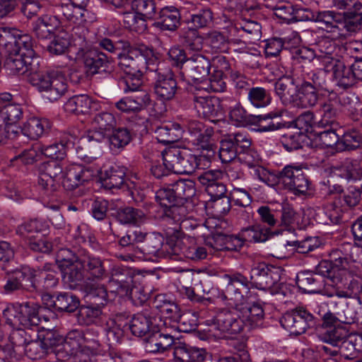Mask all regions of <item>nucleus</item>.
<instances>
[{
	"mask_svg": "<svg viewBox=\"0 0 362 362\" xmlns=\"http://www.w3.org/2000/svg\"><path fill=\"white\" fill-rule=\"evenodd\" d=\"M337 9H346L344 13L333 11H319L313 15V21L320 28L331 33L334 38L344 37L346 32H355L362 24V0H332Z\"/></svg>",
	"mask_w": 362,
	"mask_h": 362,
	"instance_id": "obj_1",
	"label": "nucleus"
},
{
	"mask_svg": "<svg viewBox=\"0 0 362 362\" xmlns=\"http://www.w3.org/2000/svg\"><path fill=\"white\" fill-rule=\"evenodd\" d=\"M264 311L257 303L239 306L233 311L222 310L214 320V327L223 333L237 334L245 329L252 330L262 327Z\"/></svg>",
	"mask_w": 362,
	"mask_h": 362,
	"instance_id": "obj_2",
	"label": "nucleus"
},
{
	"mask_svg": "<svg viewBox=\"0 0 362 362\" xmlns=\"http://www.w3.org/2000/svg\"><path fill=\"white\" fill-rule=\"evenodd\" d=\"M99 346L97 337L92 332L74 329L59 339L54 352L58 358L69 356L71 362H89L90 356L98 351Z\"/></svg>",
	"mask_w": 362,
	"mask_h": 362,
	"instance_id": "obj_3",
	"label": "nucleus"
},
{
	"mask_svg": "<svg viewBox=\"0 0 362 362\" xmlns=\"http://www.w3.org/2000/svg\"><path fill=\"white\" fill-rule=\"evenodd\" d=\"M206 241L205 245H198L196 240L189 235H183L175 240L170 239L165 245V249L170 257L182 256L187 259L198 261L206 258L208 254L212 252V249L218 250L214 247L216 238Z\"/></svg>",
	"mask_w": 362,
	"mask_h": 362,
	"instance_id": "obj_4",
	"label": "nucleus"
},
{
	"mask_svg": "<svg viewBox=\"0 0 362 362\" xmlns=\"http://www.w3.org/2000/svg\"><path fill=\"white\" fill-rule=\"evenodd\" d=\"M30 83L42 93L44 98L53 102L63 96L68 89L65 75L61 70L37 72L30 78Z\"/></svg>",
	"mask_w": 362,
	"mask_h": 362,
	"instance_id": "obj_5",
	"label": "nucleus"
},
{
	"mask_svg": "<svg viewBox=\"0 0 362 362\" xmlns=\"http://www.w3.org/2000/svg\"><path fill=\"white\" fill-rule=\"evenodd\" d=\"M23 115L21 106L13 101L9 93L0 94V143L4 138H13L19 132L16 126Z\"/></svg>",
	"mask_w": 362,
	"mask_h": 362,
	"instance_id": "obj_6",
	"label": "nucleus"
},
{
	"mask_svg": "<svg viewBox=\"0 0 362 362\" xmlns=\"http://www.w3.org/2000/svg\"><path fill=\"white\" fill-rule=\"evenodd\" d=\"M332 266L327 262H321L320 268H326V272L329 277L335 278L344 284L349 291L353 292V296H356L360 288V285L356 279L353 277L351 265L345 257H341V252L338 250H333L330 254Z\"/></svg>",
	"mask_w": 362,
	"mask_h": 362,
	"instance_id": "obj_7",
	"label": "nucleus"
},
{
	"mask_svg": "<svg viewBox=\"0 0 362 362\" xmlns=\"http://www.w3.org/2000/svg\"><path fill=\"white\" fill-rule=\"evenodd\" d=\"M132 277L125 274L122 271L116 269L113 271L108 283V289L110 293H115L120 297L129 296L136 305H142L149 298V293L144 286H134Z\"/></svg>",
	"mask_w": 362,
	"mask_h": 362,
	"instance_id": "obj_8",
	"label": "nucleus"
},
{
	"mask_svg": "<svg viewBox=\"0 0 362 362\" xmlns=\"http://www.w3.org/2000/svg\"><path fill=\"white\" fill-rule=\"evenodd\" d=\"M41 310L42 308L35 303L12 304L4 310L3 315L11 327L29 328L39 325Z\"/></svg>",
	"mask_w": 362,
	"mask_h": 362,
	"instance_id": "obj_9",
	"label": "nucleus"
},
{
	"mask_svg": "<svg viewBox=\"0 0 362 362\" xmlns=\"http://www.w3.org/2000/svg\"><path fill=\"white\" fill-rule=\"evenodd\" d=\"M57 258L60 262L63 281L69 288H75L81 285L83 280V263L68 249H61L57 253Z\"/></svg>",
	"mask_w": 362,
	"mask_h": 362,
	"instance_id": "obj_10",
	"label": "nucleus"
},
{
	"mask_svg": "<svg viewBox=\"0 0 362 362\" xmlns=\"http://www.w3.org/2000/svg\"><path fill=\"white\" fill-rule=\"evenodd\" d=\"M101 173V168H93L72 163L68 165L64 170L62 185L65 189L73 190L80 185L90 181L95 176Z\"/></svg>",
	"mask_w": 362,
	"mask_h": 362,
	"instance_id": "obj_11",
	"label": "nucleus"
},
{
	"mask_svg": "<svg viewBox=\"0 0 362 362\" xmlns=\"http://www.w3.org/2000/svg\"><path fill=\"white\" fill-rule=\"evenodd\" d=\"M156 58L153 49L141 46L138 50L131 49L119 57L118 65L124 74L135 73L140 69V64H153Z\"/></svg>",
	"mask_w": 362,
	"mask_h": 362,
	"instance_id": "obj_12",
	"label": "nucleus"
},
{
	"mask_svg": "<svg viewBox=\"0 0 362 362\" xmlns=\"http://www.w3.org/2000/svg\"><path fill=\"white\" fill-rule=\"evenodd\" d=\"M332 34L331 33H329ZM332 40L328 37H322L316 43V58L323 69H332L333 63L343 57L344 54V46L338 45L332 35ZM341 37H339L340 38ZM338 39L334 38V40Z\"/></svg>",
	"mask_w": 362,
	"mask_h": 362,
	"instance_id": "obj_13",
	"label": "nucleus"
},
{
	"mask_svg": "<svg viewBox=\"0 0 362 362\" xmlns=\"http://www.w3.org/2000/svg\"><path fill=\"white\" fill-rule=\"evenodd\" d=\"M115 124L116 119L112 114L107 112L95 114L91 119L90 130L81 140L83 143L101 142Z\"/></svg>",
	"mask_w": 362,
	"mask_h": 362,
	"instance_id": "obj_14",
	"label": "nucleus"
},
{
	"mask_svg": "<svg viewBox=\"0 0 362 362\" xmlns=\"http://www.w3.org/2000/svg\"><path fill=\"white\" fill-rule=\"evenodd\" d=\"M223 279L227 282V285L220 298L223 301H228L229 305L238 308L243 303V291L247 289L248 281L240 274L233 276L225 274Z\"/></svg>",
	"mask_w": 362,
	"mask_h": 362,
	"instance_id": "obj_15",
	"label": "nucleus"
},
{
	"mask_svg": "<svg viewBox=\"0 0 362 362\" xmlns=\"http://www.w3.org/2000/svg\"><path fill=\"white\" fill-rule=\"evenodd\" d=\"M5 67L10 74L26 75L28 80L38 72L39 62L35 57H28L19 53H6Z\"/></svg>",
	"mask_w": 362,
	"mask_h": 362,
	"instance_id": "obj_16",
	"label": "nucleus"
},
{
	"mask_svg": "<svg viewBox=\"0 0 362 362\" xmlns=\"http://www.w3.org/2000/svg\"><path fill=\"white\" fill-rule=\"evenodd\" d=\"M281 324L291 334L298 335L313 325V316L305 308L298 307L286 313L281 320Z\"/></svg>",
	"mask_w": 362,
	"mask_h": 362,
	"instance_id": "obj_17",
	"label": "nucleus"
},
{
	"mask_svg": "<svg viewBox=\"0 0 362 362\" xmlns=\"http://www.w3.org/2000/svg\"><path fill=\"white\" fill-rule=\"evenodd\" d=\"M279 182L284 187L295 192L296 194H305L309 187V182L302 168L287 165L283 168L279 176Z\"/></svg>",
	"mask_w": 362,
	"mask_h": 362,
	"instance_id": "obj_18",
	"label": "nucleus"
},
{
	"mask_svg": "<svg viewBox=\"0 0 362 362\" xmlns=\"http://www.w3.org/2000/svg\"><path fill=\"white\" fill-rule=\"evenodd\" d=\"M280 274L279 267L260 263L251 270V283L258 289H269L280 280Z\"/></svg>",
	"mask_w": 362,
	"mask_h": 362,
	"instance_id": "obj_19",
	"label": "nucleus"
},
{
	"mask_svg": "<svg viewBox=\"0 0 362 362\" xmlns=\"http://www.w3.org/2000/svg\"><path fill=\"white\" fill-rule=\"evenodd\" d=\"M251 146L250 138L242 133H237L223 139L219 148V158L222 163H229L235 158H238L240 148L245 149Z\"/></svg>",
	"mask_w": 362,
	"mask_h": 362,
	"instance_id": "obj_20",
	"label": "nucleus"
},
{
	"mask_svg": "<svg viewBox=\"0 0 362 362\" xmlns=\"http://www.w3.org/2000/svg\"><path fill=\"white\" fill-rule=\"evenodd\" d=\"M63 173V168L57 160L44 163L39 168L38 183L45 189L55 191L62 183Z\"/></svg>",
	"mask_w": 362,
	"mask_h": 362,
	"instance_id": "obj_21",
	"label": "nucleus"
},
{
	"mask_svg": "<svg viewBox=\"0 0 362 362\" xmlns=\"http://www.w3.org/2000/svg\"><path fill=\"white\" fill-rule=\"evenodd\" d=\"M35 277L36 274L33 269L23 267L21 269L13 272L12 276L8 278L4 285V290L6 293L20 289L31 291L36 286Z\"/></svg>",
	"mask_w": 362,
	"mask_h": 362,
	"instance_id": "obj_22",
	"label": "nucleus"
},
{
	"mask_svg": "<svg viewBox=\"0 0 362 362\" xmlns=\"http://www.w3.org/2000/svg\"><path fill=\"white\" fill-rule=\"evenodd\" d=\"M223 177L220 170H207L198 175L200 184L206 187V192L210 199L220 198L226 195V186L219 180Z\"/></svg>",
	"mask_w": 362,
	"mask_h": 362,
	"instance_id": "obj_23",
	"label": "nucleus"
},
{
	"mask_svg": "<svg viewBox=\"0 0 362 362\" xmlns=\"http://www.w3.org/2000/svg\"><path fill=\"white\" fill-rule=\"evenodd\" d=\"M194 105L199 116L212 122L219 120L223 116L219 101L216 98L195 95Z\"/></svg>",
	"mask_w": 362,
	"mask_h": 362,
	"instance_id": "obj_24",
	"label": "nucleus"
},
{
	"mask_svg": "<svg viewBox=\"0 0 362 362\" xmlns=\"http://www.w3.org/2000/svg\"><path fill=\"white\" fill-rule=\"evenodd\" d=\"M211 68L209 60L203 54H194L188 58L184 71L193 81H202L209 76Z\"/></svg>",
	"mask_w": 362,
	"mask_h": 362,
	"instance_id": "obj_25",
	"label": "nucleus"
},
{
	"mask_svg": "<svg viewBox=\"0 0 362 362\" xmlns=\"http://www.w3.org/2000/svg\"><path fill=\"white\" fill-rule=\"evenodd\" d=\"M66 112L74 114H88L98 111L100 103L87 95H78L70 98L64 104Z\"/></svg>",
	"mask_w": 362,
	"mask_h": 362,
	"instance_id": "obj_26",
	"label": "nucleus"
},
{
	"mask_svg": "<svg viewBox=\"0 0 362 362\" xmlns=\"http://www.w3.org/2000/svg\"><path fill=\"white\" fill-rule=\"evenodd\" d=\"M325 72H332L333 80L336 85L346 89L352 86L356 83V74L351 66H346L341 59H338L333 63L332 69H323Z\"/></svg>",
	"mask_w": 362,
	"mask_h": 362,
	"instance_id": "obj_27",
	"label": "nucleus"
},
{
	"mask_svg": "<svg viewBox=\"0 0 362 362\" xmlns=\"http://www.w3.org/2000/svg\"><path fill=\"white\" fill-rule=\"evenodd\" d=\"M76 59L83 60L87 72L90 74L105 71L109 64L107 56L103 53L84 52L83 49L77 52Z\"/></svg>",
	"mask_w": 362,
	"mask_h": 362,
	"instance_id": "obj_28",
	"label": "nucleus"
},
{
	"mask_svg": "<svg viewBox=\"0 0 362 362\" xmlns=\"http://www.w3.org/2000/svg\"><path fill=\"white\" fill-rule=\"evenodd\" d=\"M59 12L70 25L76 27L83 26L88 21H91L90 12L85 8L81 6H75L67 3H62L57 7Z\"/></svg>",
	"mask_w": 362,
	"mask_h": 362,
	"instance_id": "obj_29",
	"label": "nucleus"
},
{
	"mask_svg": "<svg viewBox=\"0 0 362 362\" xmlns=\"http://www.w3.org/2000/svg\"><path fill=\"white\" fill-rule=\"evenodd\" d=\"M177 82L171 71L158 72L155 83V93L161 100H172L177 91Z\"/></svg>",
	"mask_w": 362,
	"mask_h": 362,
	"instance_id": "obj_30",
	"label": "nucleus"
},
{
	"mask_svg": "<svg viewBox=\"0 0 362 362\" xmlns=\"http://www.w3.org/2000/svg\"><path fill=\"white\" fill-rule=\"evenodd\" d=\"M175 344V337L171 332L165 333L157 331L156 328L155 331L146 339L144 347L148 352L158 353L168 350Z\"/></svg>",
	"mask_w": 362,
	"mask_h": 362,
	"instance_id": "obj_31",
	"label": "nucleus"
},
{
	"mask_svg": "<svg viewBox=\"0 0 362 362\" xmlns=\"http://www.w3.org/2000/svg\"><path fill=\"white\" fill-rule=\"evenodd\" d=\"M319 92L308 83H302L297 87L292 106L298 108L314 107L317 101Z\"/></svg>",
	"mask_w": 362,
	"mask_h": 362,
	"instance_id": "obj_32",
	"label": "nucleus"
},
{
	"mask_svg": "<svg viewBox=\"0 0 362 362\" xmlns=\"http://www.w3.org/2000/svg\"><path fill=\"white\" fill-rule=\"evenodd\" d=\"M339 106V95L333 91L329 92L327 100L324 103L320 110L321 119L317 122V126L324 127L332 124L336 120Z\"/></svg>",
	"mask_w": 362,
	"mask_h": 362,
	"instance_id": "obj_33",
	"label": "nucleus"
},
{
	"mask_svg": "<svg viewBox=\"0 0 362 362\" xmlns=\"http://www.w3.org/2000/svg\"><path fill=\"white\" fill-rule=\"evenodd\" d=\"M230 242L235 248L241 247L244 242H254V226L243 228L238 236L217 235L216 238V244L214 247L217 250H230L231 249Z\"/></svg>",
	"mask_w": 362,
	"mask_h": 362,
	"instance_id": "obj_34",
	"label": "nucleus"
},
{
	"mask_svg": "<svg viewBox=\"0 0 362 362\" xmlns=\"http://www.w3.org/2000/svg\"><path fill=\"white\" fill-rule=\"evenodd\" d=\"M61 21L56 16L44 15L33 23V31L38 38L50 37L60 27Z\"/></svg>",
	"mask_w": 362,
	"mask_h": 362,
	"instance_id": "obj_35",
	"label": "nucleus"
},
{
	"mask_svg": "<svg viewBox=\"0 0 362 362\" xmlns=\"http://www.w3.org/2000/svg\"><path fill=\"white\" fill-rule=\"evenodd\" d=\"M229 67L225 57H217L214 60V69L209 78V85L206 88L213 92H223L226 90V83L223 80L224 71Z\"/></svg>",
	"mask_w": 362,
	"mask_h": 362,
	"instance_id": "obj_36",
	"label": "nucleus"
},
{
	"mask_svg": "<svg viewBox=\"0 0 362 362\" xmlns=\"http://www.w3.org/2000/svg\"><path fill=\"white\" fill-rule=\"evenodd\" d=\"M298 287L305 293H319L323 288L322 276L310 272H302L297 276Z\"/></svg>",
	"mask_w": 362,
	"mask_h": 362,
	"instance_id": "obj_37",
	"label": "nucleus"
},
{
	"mask_svg": "<svg viewBox=\"0 0 362 362\" xmlns=\"http://www.w3.org/2000/svg\"><path fill=\"white\" fill-rule=\"evenodd\" d=\"M129 329L133 335L141 337L151 335L156 329L152 319L142 313L135 315L129 322Z\"/></svg>",
	"mask_w": 362,
	"mask_h": 362,
	"instance_id": "obj_38",
	"label": "nucleus"
},
{
	"mask_svg": "<svg viewBox=\"0 0 362 362\" xmlns=\"http://www.w3.org/2000/svg\"><path fill=\"white\" fill-rule=\"evenodd\" d=\"M184 131L178 123L165 124L157 127L155 130L156 138L159 143H173L183 136Z\"/></svg>",
	"mask_w": 362,
	"mask_h": 362,
	"instance_id": "obj_39",
	"label": "nucleus"
},
{
	"mask_svg": "<svg viewBox=\"0 0 362 362\" xmlns=\"http://www.w3.org/2000/svg\"><path fill=\"white\" fill-rule=\"evenodd\" d=\"M180 22V13L178 9L174 6H166L160 10L156 24L162 30H174Z\"/></svg>",
	"mask_w": 362,
	"mask_h": 362,
	"instance_id": "obj_40",
	"label": "nucleus"
},
{
	"mask_svg": "<svg viewBox=\"0 0 362 362\" xmlns=\"http://www.w3.org/2000/svg\"><path fill=\"white\" fill-rule=\"evenodd\" d=\"M11 48L8 49V53H19L23 56H28V57H35V51L33 49V43L32 37L27 34H21L17 30V33L14 35L13 41L11 42Z\"/></svg>",
	"mask_w": 362,
	"mask_h": 362,
	"instance_id": "obj_41",
	"label": "nucleus"
},
{
	"mask_svg": "<svg viewBox=\"0 0 362 362\" xmlns=\"http://www.w3.org/2000/svg\"><path fill=\"white\" fill-rule=\"evenodd\" d=\"M275 92L284 105H291L293 101L297 87L289 77L279 78L274 84Z\"/></svg>",
	"mask_w": 362,
	"mask_h": 362,
	"instance_id": "obj_42",
	"label": "nucleus"
},
{
	"mask_svg": "<svg viewBox=\"0 0 362 362\" xmlns=\"http://www.w3.org/2000/svg\"><path fill=\"white\" fill-rule=\"evenodd\" d=\"M48 127L49 122L47 119L32 117L24 124L21 132L31 139H36L42 135L45 129Z\"/></svg>",
	"mask_w": 362,
	"mask_h": 362,
	"instance_id": "obj_43",
	"label": "nucleus"
},
{
	"mask_svg": "<svg viewBox=\"0 0 362 362\" xmlns=\"http://www.w3.org/2000/svg\"><path fill=\"white\" fill-rule=\"evenodd\" d=\"M127 325V322L122 317L107 321L105 330L107 340L110 343L119 342L124 336V327Z\"/></svg>",
	"mask_w": 362,
	"mask_h": 362,
	"instance_id": "obj_44",
	"label": "nucleus"
},
{
	"mask_svg": "<svg viewBox=\"0 0 362 362\" xmlns=\"http://www.w3.org/2000/svg\"><path fill=\"white\" fill-rule=\"evenodd\" d=\"M17 329L13 330L10 334V341L12 344L15 346H25V351L27 353V355L31 358H35L36 356L32 354L30 352L32 351H37L39 348L38 342L37 341H29L26 338V332L16 327Z\"/></svg>",
	"mask_w": 362,
	"mask_h": 362,
	"instance_id": "obj_45",
	"label": "nucleus"
},
{
	"mask_svg": "<svg viewBox=\"0 0 362 362\" xmlns=\"http://www.w3.org/2000/svg\"><path fill=\"white\" fill-rule=\"evenodd\" d=\"M183 153L184 148L171 147L165 150L162 153V158L166 169L177 174Z\"/></svg>",
	"mask_w": 362,
	"mask_h": 362,
	"instance_id": "obj_46",
	"label": "nucleus"
},
{
	"mask_svg": "<svg viewBox=\"0 0 362 362\" xmlns=\"http://www.w3.org/2000/svg\"><path fill=\"white\" fill-rule=\"evenodd\" d=\"M335 174L347 180H360L362 179V168L356 161L346 160L339 168H336Z\"/></svg>",
	"mask_w": 362,
	"mask_h": 362,
	"instance_id": "obj_47",
	"label": "nucleus"
},
{
	"mask_svg": "<svg viewBox=\"0 0 362 362\" xmlns=\"http://www.w3.org/2000/svg\"><path fill=\"white\" fill-rule=\"evenodd\" d=\"M118 221L123 224H140L146 219L145 214L137 209L125 207L117 212Z\"/></svg>",
	"mask_w": 362,
	"mask_h": 362,
	"instance_id": "obj_48",
	"label": "nucleus"
},
{
	"mask_svg": "<svg viewBox=\"0 0 362 362\" xmlns=\"http://www.w3.org/2000/svg\"><path fill=\"white\" fill-rule=\"evenodd\" d=\"M204 160L202 157H198L193 154L192 151L184 148L182 158L180 160V165L177 174H190L197 168H201V161Z\"/></svg>",
	"mask_w": 362,
	"mask_h": 362,
	"instance_id": "obj_49",
	"label": "nucleus"
},
{
	"mask_svg": "<svg viewBox=\"0 0 362 362\" xmlns=\"http://www.w3.org/2000/svg\"><path fill=\"white\" fill-rule=\"evenodd\" d=\"M247 99L250 104L257 108L265 107L272 101L270 93L262 87L250 88L247 93Z\"/></svg>",
	"mask_w": 362,
	"mask_h": 362,
	"instance_id": "obj_50",
	"label": "nucleus"
},
{
	"mask_svg": "<svg viewBox=\"0 0 362 362\" xmlns=\"http://www.w3.org/2000/svg\"><path fill=\"white\" fill-rule=\"evenodd\" d=\"M145 16L134 11L123 13V23L126 28L137 33H142L146 29Z\"/></svg>",
	"mask_w": 362,
	"mask_h": 362,
	"instance_id": "obj_51",
	"label": "nucleus"
},
{
	"mask_svg": "<svg viewBox=\"0 0 362 362\" xmlns=\"http://www.w3.org/2000/svg\"><path fill=\"white\" fill-rule=\"evenodd\" d=\"M132 140V134L127 128H117L112 130L109 136L110 146L112 150L122 149Z\"/></svg>",
	"mask_w": 362,
	"mask_h": 362,
	"instance_id": "obj_52",
	"label": "nucleus"
},
{
	"mask_svg": "<svg viewBox=\"0 0 362 362\" xmlns=\"http://www.w3.org/2000/svg\"><path fill=\"white\" fill-rule=\"evenodd\" d=\"M206 207L213 216L222 217L230 211L231 207L230 200L228 196L209 199L206 202Z\"/></svg>",
	"mask_w": 362,
	"mask_h": 362,
	"instance_id": "obj_53",
	"label": "nucleus"
},
{
	"mask_svg": "<svg viewBox=\"0 0 362 362\" xmlns=\"http://www.w3.org/2000/svg\"><path fill=\"white\" fill-rule=\"evenodd\" d=\"M280 209L278 211L281 212L280 218V226L285 230L291 232L294 229L297 222V215L293 207L287 204L283 203L279 205Z\"/></svg>",
	"mask_w": 362,
	"mask_h": 362,
	"instance_id": "obj_54",
	"label": "nucleus"
},
{
	"mask_svg": "<svg viewBox=\"0 0 362 362\" xmlns=\"http://www.w3.org/2000/svg\"><path fill=\"white\" fill-rule=\"evenodd\" d=\"M143 84L142 74L140 69L135 73L129 72L124 74L119 81V86L122 88L125 93L134 92L140 90Z\"/></svg>",
	"mask_w": 362,
	"mask_h": 362,
	"instance_id": "obj_55",
	"label": "nucleus"
},
{
	"mask_svg": "<svg viewBox=\"0 0 362 362\" xmlns=\"http://www.w3.org/2000/svg\"><path fill=\"white\" fill-rule=\"evenodd\" d=\"M47 228V225L45 222L38 219H32L19 226L17 233L28 240L29 237L35 235L33 233H40V232L46 230Z\"/></svg>",
	"mask_w": 362,
	"mask_h": 362,
	"instance_id": "obj_56",
	"label": "nucleus"
},
{
	"mask_svg": "<svg viewBox=\"0 0 362 362\" xmlns=\"http://www.w3.org/2000/svg\"><path fill=\"white\" fill-rule=\"evenodd\" d=\"M56 310L69 313L74 312L79 306L78 299L69 293H61L56 297Z\"/></svg>",
	"mask_w": 362,
	"mask_h": 362,
	"instance_id": "obj_57",
	"label": "nucleus"
},
{
	"mask_svg": "<svg viewBox=\"0 0 362 362\" xmlns=\"http://www.w3.org/2000/svg\"><path fill=\"white\" fill-rule=\"evenodd\" d=\"M125 173L119 167L111 168L106 173L104 185L110 189L121 188L124 185Z\"/></svg>",
	"mask_w": 362,
	"mask_h": 362,
	"instance_id": "obj_58",
	"label": "nucleus"
},
{
	"mask_svg": "<svg viewBox=\"0 0 362 362\" xmlns=\"http://www.w3.org/2000/svg\"><path fill=\"white\" fill-rule=\"evenodd\" d=\"M101 313V310L98 306H82L79 309L78 320L80 323L86 325L96 323Z\"/></svg>",
	"mask_w": 362,
	"mask_h": 362,
	"instance_id": "obj_59",
	"label": "nucleus"
},
{
	"mask_svg": "<svg viewBox=\"0 0 362 362\" xmlns=\"http://www.w3.org/2000/svg\"><path fill=\"white\" fill-rule=\"evenodd\" d=\"M276 117V114H267L265 115L256 116L255 123V130L259 132H272L281 128L280 123H274L272 119Z\"/></svg>",
	"mask_w": 362,
	"mask_h": 362,
	"instance_id": "obj_60",
	"label": "nucleus"
},
{
	"mask_svg": "<svg viewBox=\"0 0 362 362\" xmlns=\"http://www.w3.org/2000/svg\"><path fill=\"white\" fill-rule=\"evenodd\" d=\"M177 198L188 199L196 193L195 185L190 180H180L173 184Z\"/></svg>",
	"mask_w": 362,
	"mask_h": 362,
	"instance_id": "obj_61",
	"label": "nucleus"
},
{
	"mask_svg": "<svg viewBox=\"0 0 362 362\" xmlns=\"http://www.w3.org/2000/svg\"><path fill=\"white\" fill-rule=\"evenodd\" d=\"M362 141L361 134L356 130L345 132L337 147V150L345 151L354 149L359 146Z\"/></svg>",
	"mask_w": 362,
	"mask_h": 362,
	"instance_id": "obj_62",
	"label": "nucleus"
},
{
	"mask_svg": "<svg viewBox=\"0 0 362 362\" xmlns=\"http://www.w3.org/2000/svg\"><path fill=\"white\" fill-rule=\"evenodd\" d=\"M69 45V35L66 32H61L49 43L47 49L51 54L59 55L64 54Z\"/></svg>",
	"mask_w": 362,
	"mask_h": 362,
	"instance_id": "obj_63",
	"label": "nucleus"
},
{
	"mask_svg": "<svg viewBox=\"0 0 362 362\" xmlns=\"http://www.w3.org/2000/svg\"><path fill=\"white\" fill-rule=\"evenodd\" d=\"M323 213L327 218L325 220H322L325 224H337L341 219L342 209L339 205V202L327 203L324 207Z\"/></svg>",
	"mask_w": 362,
	"mask_h": 362,
	"instance_id": "obj_64",
	"label": "nucleus"
}]
</instances>
